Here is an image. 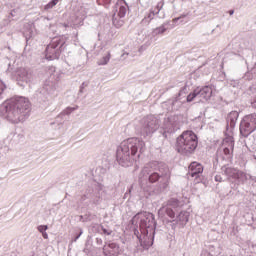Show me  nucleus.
I'll return each mask as SVG.
<instances>
[{"instance_id":"f8f14e48","label":"nucleus","mask_w":256,"mask_h":256,"mask_svg":"<svg viewBox=\"0 0 256 256\" xmlns=\"http://www.w3.org/2000/svg\"><path fill=\"white\" fill-rule=\"evenodd\" d=\"M237 119H239V112L232 111L227 116V123H229L230 127H235V123H237Z\"/></svg>"},{"instance_id":"f03ea898","label":"nucleus","mask_w":256,"mask_h":256,"mask_svg":"<svg viewBox=\"0 0 256 256\" xmlns=\"http://www.w3.org/2000/svg\"><path fill=\"white\" fill-rule=\"evenodd\" d=\"M199 144V140L197 138V134L191 130L184 131L177 138V151L178 153H193L197 149V145Z\"/></svg>"},{"instance_id":"20e7f679","label":"nucleus","mask_w":256,"mask_h":256,"mask_svg":"<svg viewBox=\"0 0 256 256\" xmlns=\"http://www.w3.org/2000/svg\"><path fill=\"white\" fill-rule=\"evenodd\" d=\"M256 129V114H250L244 117L243 121L240 124V133L247 137L251 135Z\"/></svg>"},{"instance_id":"c85d7f7f","label":"nucleus","mask_w":256,"mask_h":256,"mask_svg":"<svg viewBox=\"0 0 256 256\" xmlns=\"http://www.w3.org/2000/svg\"><path fill=\"white\" fill-rule=\"evenodd\" d=\"M132 141H134V143H140L137 138H132Z\"/></svg>"},{"instance_id":"423d86ee","label":"nucleus","mask_w":256,"mask_h":256,"mask_svg":"<svg viewBox=\"0 0 256 256\" xmlns=\"http://www.w3.org/2000/svg\"><path fill=\"white\" fill-rule=\"evenodd\" d=\"M160 181V186L162 189H167L169 187V181H171V172L169 169H166V172L164 175L160 176L159 173L154 172L149 176V182L150 183H157V181Z\"/></svg>"},{"instance_id":"412c9836","label":"nucleus","mask_w":256,"mask_h":256,"mask_svg":"<svg viewBox=\"0 0 256 256\" xmlns=\"http://www.w3.org/2000/svg\"><path fill=\"white\" fill-rule=\"evenodd\" d=\"M47 229H48L47 225H40V226H38V231L40 233H45Z\"/></svg>"},{"instance_id":"ddd939ff","label":"nucleus","mask_w":256,"mask_h":256,"mask_svg":"<svg viewBox=\"0 0 256 256\" xmlns=\"http://www.w3.org/2000/svg\"><path fill=\"white\" fill-rule=\"evenodd\" d=\"M222 147L224 149H235V140H233V137H226L222 141Z\"/></svg>"},{"instance_id":"39448f33","label":"nucleus","mask_w":256,"mask_h":256,"mask_svg":"<svg viewBox=\"0 0 256 256\" xmlns=\"http://www.w3.org/2000/svg\"><path fill=\"white\" fill-rule=\"evenodd\" d=\"M179 211V200L172 198L167 202V205L160 208L158 211L159 216L166 213L170 217V219H175V213Z\"/></svg>"},{"instance_id":"f257e3e1","label":"nucleus","mask_w":256,"mask_h":256,"mask_svg":"<svg viewBox=\"0 0 256 256\" xmlns=\"http://www.w3.org/2000/svg\"><path fill=\"white\" fill-rule=\"evenodd\" d=\"M29 107V100L25 97H15L8 101L6 105V119L10 123H21L25 120V111Z\"/></svg>"},{"instance_id":"aec40b11","label":"nucleus","mask_w":256,"mask_h":256,"mask_svg":"<svg viewBox=\"0 0 256 256\" xmlns=\"http://www.w3.org/2000/svg\"><path fill=\"white\" fill-rule=\"evenodd\" d=\"M234 148H223L224 155L231 157L233 155Z\"/></svg>"},{"instance_id":"2eb2a0df","label":"nucleus","mask_w":256,"mask_h":256,"mask_svg":"<svg viewBox=\"0 0 256 256\" xmlns=\"http://www.w3.org/2000/svg\"><path fill=\"white\" fill-rule=\"evenodd\" d=\"M122 2L117 3V6L119 7L118 16L120 19H123L127 13V7L121 5Z\"/></svg>"},{"instance_id":"bb28decb","label":"nucleus","mask_w":256,"mask_h":256,"mask_svg":"<svg viewBox=\"0 0 256 256\" xmlns=\"http://www.w3.org/2000/svg\"><path fill=\"white\" fill-rule=\"evenodd\" d=\"M141 245L144 247V249H148V247H151V245H153V243H150L148 245H143V243H141Z\"/></svg>"},{"instance_id":"4468645a","label":"nucleus","mask_w":256,"mask_h":256,"mask_svg":"<svg viewBox=\"0 0 256 256\" xmlns=\"http://www.w3.org/2000/svg\"><path fill=\"white\" fill-rule=\"evenodd\" d=\"M212 93L213 91L209 86H204L202 89H199V95H201L203 99H209Z\"/></svg>"},{"instance_id":"5701e85b","label":"nucleus","mask_w":256,"mask_h":256,"mask_svg":"<svg viewBox=\"0 0 256 256\" xmlns=\"http://www.w3.org/2000/svg\"><path fill=\"white\" fill-rule=\"evenodd\" d=\"M131 153H132V155H136L137 154V146H132L131 147Z\"/></svg>"},{"instance_id":"f3484780","label":"nucleus","mask_w":256,"mask_h":256,"mask_svg":"<svg viewBox=\"0 0 256 256\" xmlns=\"http://www.w3.org/2000/svg\"><path fill=\"white\" fill-rule=\"evenodd\" d=\"M111 59V54L108 53L106 56H104L102 59L98 61V65H107Z\"/></svg>"},{"instance_id":"c756f323","label":"nucleus","mask_w":256,"mask_h":256,"mask_svg":"<svg viewBox=\"0 0 256 256\" xmlns=\"http://www.w3.org/2000/svg\"><path fill=\"white\" fill-rule=\"evenodd\" d=\"M233 13H234L233 10H231V11H230V15H233Z\"/></svg>"},{"instance_id":"a211bd4d","label":"nucleus","mask_w":256,"mask_h":256,"mask_svg":"<svg viewBox=\"0 0 256 256\" xmlns=\"http://www.w3.org/2000/svg\"><path fill=\"white\" fill-rule=\"evenodd\" d=\"M57 3H59V0H52L51 2H49L44 9H53V7H55V5H57Z\"/></svg>"},{"instance_id":"6e6552de","label":"nucleus","mask_w":256,"mask_h":256,"mask_svg":"<svg viewBox=\"0 0 256 256\" xmlns=\"http://www.w3.org/2000/svg\"><path fill=\"white\" fill-rule=\"evenodd\" d=\"M103 253L105 256H117L119 255V245L109 243L103 247Z\"/></svg>"},{"instance_id":"0eeeda50","label":"nucleus","mask_w":256,"mask_h":256,"mask_svg":"<svg viewBox=\"0 0 256 256\" xmlns=\"http://www.w3.org/2000/svg\"><path fill=\"white\" fill-rule=\"evenodd\" d=\"M63 45H65L63 38H53L51 43L46 48V53H57L54 56L57 57V55L63 51Z\"/></svg>"},{"instance_id":"7c9ffc66","label":"nucleus","mask_w":256,"mask_h":256,"mask_svg":"<svg viewBox=\"0 0 256 256\" xmlns=\"http://www.w3.org/2000/svg\"><path fill=\"white\" fill-rule=\"evenodd\" d=\"M174 21H179V18H175Z\"/></svg>"},{"instance_id":"dca6fc26","label":"nucleus","mask_w":256,"mask_h":256,"mask_svg":"<svg viewBox=\"0 0 256 256\" xmlns=\"http://www.w3.org/2000/svg\"><path fill=\"white\" fill-rule=\"evenodd\" d=\"M199 95V88H196L192 93L187 96V102L191 103Z\"/></svg>"},{"instance_id":"393cba45","label":"nucleus","mask_w":256,"mask_h":256,"mask_svg":"<svg viewBox=\"0 0 256 256\" xmlns=\"http://www.w3.org/2000/svg\"><path fill=\"white\" fill-rule=\"evenodd\" d=\"M42 237H44V239H49L47 232H42Z\"/></svg>"},{"instance_id":"9b49d317","label":"nucleus","mask_w":256,"mask_h":256,"mask_svg":"<svg viewBox=\"0 0 256 256\" xmlns=\"http://www.w3.org/2000/svg\"><path fill=\"white\" fill-rule=\"evenodd\" d=\"M225 173L228 177H232V179H245L244 172L235 168H226Z\"/></svg>"},{"instance_id":"6ab92c4d","label":"nucleus","mask_w":256,"mask_h":256,"mask_svg":"<svg viewBox=\"0 0 256 256\" xmlns=\"http://www.w3.org/2000/svg\"><path fill=\"white\" fill-rule=\"evenodd\" d=\"M113 25H115V27H123V20H121V18H114L113 19Z\"/></svg>"},{"instance_id":"cd10ccee","label":"nucleus","mask_w":256,"mask_h":256,"mask_svg":"<svg viewBox=\"0 0 256 256\" xmlns=\"http://www.w3.org/2000/svg\"><path fill=\"white\" fill-rule=\"evenodd\" d=\"M103 233H104L105 235H111V232H107V229H103Z\"/></svg>"},{"instance_id":"a878e982","label":"nucleus","mask_w":256,"mask_h":256,"mask_svg":"<svg viewBox=\"0 0 256 256\" xmlns=\"http://www.w3.org/2000/svg\"><path fill=\"white\" fill-rule=\"evenodd\" d=\"M103 4L104 5H110L111 4V0H103Z\"/></svg>"},{"instance_id":"9d476101","label":"nucleus","mask_w":256,"mask_h":256,"mask_svg":"<svg viewBox=\"0 0 256 256\" xmlns=\"http://www.w3.org/2000/svg\"><path fill=\"white\" fill-rule=\"evenodd\" d=\"M200 173H203V165H201V163H198V162H192L189 165L188 174L191 177H197V175H200Z\"/></svg>"},{"instance_id":"7ed1b4c3","label":"nucleus","mask_w":256,"mask_h":256,"mask_svg":"<svg viewBox=\"0 0 256 256\" xmlns=\"http://www.w3.org/2000/svg\"><path fill=\"white\" fill-rule=\"evenodd\" d=\"M140 220V231L142 235H149V233H153L155 231L156 223L155 216L151 213H143L135 216L132 219V223Z\"/></svg>"},{"instance_id":"b1692460","label":"nucleus","mask_w":256,"mask_h":256,"mask_svg":"<svg viewBox=\"0 0 256 256\" xmlns=\"http://www.w3.org/2000/svg\"><path fill=\"white\" fill-rule=\"evenodd\" d=\"M215 181H217L218 183H221V181H223V178L220 175H216Z\"/></svg>"},{"instance_id":"4be33fe9","label":"nucleus","mask_w":256,"mask_h":256,"mask_svg":"<svg viewBox=\"0 0 256 256\" xmlns=\"http://www.w3.org/2000/svg\"><path fill=\"white\" fill-rule=\"evenodd\" d=\"M4 91H5V84L3 83V81L0 80V95H2Z\"/></svg>"},{"instance_id":"1a4fd4ad","label":"nucleus","mask_w":256,"mask_h":256,"mask_svg":"<svg viewBox=\"0 0 256 256\" xmlns=\"http://www.w3.org/2000/svg\"><path fill=\"white\" fill-rule=\"evenodd\" d=\"M129 157V146L128 142L124 141L122 143L121 149L117 151L118 161H125Z\"/></svg>"}]
</instances>
